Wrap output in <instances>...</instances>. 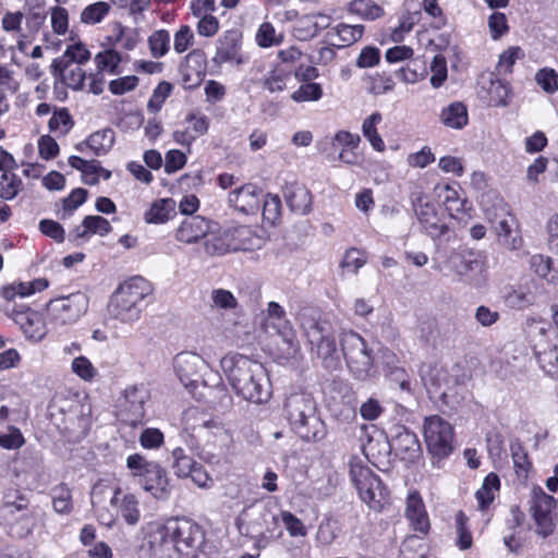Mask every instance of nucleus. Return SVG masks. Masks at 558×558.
<instances>
[{
  "mask_svg": "<svg viewBox=\"0 0 558 558\" xmlns=\"http://www.w3.org/2000/svg\"><path fill=\"white\" fill-rule=\"evenodd\" d=\"M383 445L387 452L393 450L396 456L407 462L416 461L422 453L417 436L403 425L395 426L390 440L385 439Z\"/></svg>",
  "mask_w": 558,
  "mask_h": 558,
  "instance_id": "nucleus-14",
  "label": "nucleus"
},
{
  "mask_svg": "<svg viewBox=\"0 0 558 558\" xmlns=\"http://www.w3.org/2000/svg\"><path fill=\"white\" fill-rule=\"evenodd\" d=\"M108 489L95 486L92 492V507L94 509V512L98 519V521L108 527L112 526L116 522V519L118 517V513H113L110 510H108L105 506H101V500L99 499L100 496L106 495Z\"/></svg>",
  "mask_w": 558,
  "mask_h": 558,
  "instance_id": "nucleus-43",
  "label": "nucleus"
},
{
  "mask_svg": "<svg viewBox=\"0 0 558 558\" xmlns=\"http://www.w3.org/2000/svg\"><path fill=\"white\" fill-rule=\"evenodd\" d=\"M364 82L366 89L374 95L387 93L393 86V81L386 75V72H373L365 76Z\"/></svg>",
  "mask_w": 558,
  "mask_h": 558,
  "instance_id": "nucleus-50",
  "label": "nucleus"
},
{
  "mask_svg": "<svg viewBox=\"0 0 558 558\" xmlns=\"http://www.w3.org/2000/svg\"><path fill=\"white\" fill-rule=\"evenodd\" d=\"M22 410L21 397L13 390L0 388V427L11 417L20 415Z\"/></svg>",
  "mask_w": 558,
  "mask_h": 558,
  "instance_id": "nucleus-35",
  "label": "nucleus"
},
{
  "mask_svg": "<svg viewBox=\"0 0 558 558\" xmlns=\"http://www.w3.org/2000/svg\"><path fill=\"white\" fill-rule=\"evenodd\" d=\"M50 415L63 434H83L88 425L84 405L76 397L56 396L50 404Z\"/></svg>",
  "mask_w": 558,
  "mask_h": 558,
  "instance_id": "nucleus-8",
  "label": "nucleus"
},
{
  "mask_svg": "<svg viewBox=\"0 0 558 558\" xmlns=\"http://www.w3.org/2000/svg\"><path fill=\"white\" fill-rule=\"evenodd\" d=\"M151 292L153 288L145 278L132 277L110 296L107 306L109 317L122 324H133L141 316L144 299Z\"/></svg>",
  "mask_w": 558,
  "mask_h": 558,
  "instance_id": "nucleus-3",
  "label": "nucleus"
},
{
  "mask_svg": "<svg viewBox=\"0 0 558 558\" xmlns=\"http://www.w3.org/2000/svg\"><path fill=\"white\" fill-rule=\"evenodd\" d=\"M229 204L240 213L250 215L259 209L262 190L252 183L244 184L229 193Z\"/></svg>",
  "mask_w": 558,
  "mask_h": 558,
  "instance_id": "nucleus-19",
  "label": "nucleus"
},
{
  "mask_svg": "<svg viewBox=\"0 0 558 558\" xmlns=\"http://www.w3.org/2000/svg\"><path fill=\"white\" fill-rule=\"evenodd\" d=\"M15 323L20 326L25 337L35 342L40 341L46 335V324L36 311L21 312L15 315Z\"/></svg>",
  "mask_w": 558,
  "mask_h": 558,
  "instance_id": "nucleus-27",
  "label": "nucleus"
},
{
  "mask_svg": "<svg viewBox=\"0 0 558 558\" xmlns=\"http://www.w3.org/2000/svg\"><path fill=\"white\" fill-rule=\"evenodd\" d=\"M204 248L209 256H222L232 252L227 230L205 236Z\"/></svg>",
  "mask_w": 558,
  "mask_h": 558,
  "instance_id": "nucleus-40",
  "label": "nucleus"
},
{
  "mask_svg": "<svg viewBox=\"0 0 558 558\" xmlns=\"http://www.w3.org/2000/svg\"><path fill=\"white\" fill-rule=\"evenodd\" d=\"M279 517L269 504H255L246 507L236 518L235 524L241 534L252 538H263L271 534L278 525Z\"/></svg>",
  "mask_w": 558,
  "mask_h": 558,
  "instance_id": "nucleus-9",
  "label": "nucleus"
},
{
  "mask_svg": "<svg viewBox=\"0 0 558 558\" xmlns=\"http://www.w3.org/2000/svg\"><path fill=\"white\" fill-rule=\"evenodd\" d=\"M23 181L14 172L2 173L0 177V198L4 201L14 199L23 191Z\"/></svg>",
  "mask_w": 558,
  "mask_h": 558,
  "instance_id": "nucleus-47",
  "label": "nucleus"
},
{
  "mask_svg": "<svg viewBox=\"0 0 558 558\" xmlns=\"http://www.w3.org/2000/svg\"><path fill=\"white\" fill-rule=\"evenodd\" d=\"M439 120L446 128L462 130L469 122L468 108L461 101H453L441 109Z\"/></svg>",
  "mask_w": 558,
  "mask_h": 558,
  "instance_id": "nucleus-32",
  "label": "nucleus"
},
{
  "mask_svg": "<svg viewBox=\"0 0 558 558\" xmlns=\"http://www.w3.org/2000/svg\"><path fill=\"white\" fill-rule=\"evenodd\" d=\"M367 260V255L364 251L357 248H349L341 262V267L351 270L356 274L360 268H362Z\"/></svg>",
  "mask_w": 558,
  "mask_h": 558,
  "instance_id": "nucleus-57",
  "label": "nucleus"
},
{
  "mask_svg": "<svg viewBox=\"0 0 558 558\" xmlns=\"http://www.w3.org/2000/svg\"><path fill=\"white\" fill-rule=\"evenodd\" d=\"M534 352L541 367L548 375H555L558 369V345L549 344Z\"/></svg>",
  "mask_w": 558,
  "mask_h": 558,
  "instance_id": "nucleus-46",
  "label": "nucleus"
},
{
  "mask_svg": "<svg viewBox=\"0 0 558 558\" xmlns=\"http://www.w3.org/2000/svg\"><path fill=\"white\" fill-rule=\"evenodd\" d=\"M112 227L106 218L101 216H86L81 226L75 227L69 233V240L76 243L78 240H87L90 234L105 236L109 234Z\"/></svg>",
  "mask_w": 558,
  "mask_h": 558,
  "instance_id": "nucleus-23",
  "label": "nucleus"
},
{
  "mask_svg": "<svg viewBox=\"0 0 558 558\" xmlns=\"http://www.w3.org/2000/svg\"><path fill=\"white\" fill-rule=\"evenodd\" d=\"M163 545H171L183 558H195L205 536L203 529L189 519H171L162 529Z\"/></svg>",
  "mask_w": 558,
  "mask_h": 558,
  "instance_id": "nucleus-5",
  "label": "nucleus"
},
{
  "mask_svg": "<svg viewBox=\"0 0 558 558\" xmlns=\"http://www.w3.org/2000/svg\"><path fill=\"white\" fill-rule=\"evenodd\" d=\"M126 466L138 478L142 488L150 493L154 498L159 500L169 498L171 489L167 471L158 462L148 461L135 453L128 457Z\"/></svg>",
  "mask_w": 558,
  "mask_h": 558,
  "instance_id": "nucleus-6",
  "label": "nucleus"
},
{
  "mask_svg": "<svg viewBox=\"0 0 558 558\" xmlns=\"http://www.w3.org/2000/svg\"><path fill=\"white\" fill-rule=\"evenodd\" d=\"M347 11L367 22L376 21L385 14L384 8L373 0H352L348 3Z\"/></svg>",
  "mask_w": 558,
  "mask_h": 558,
  "instance_id": "nucleus-36",
  "label": "nucleus"
},
{
  "mask_svg": "<svg viewBox=\"0 0 558 558\" xmlns=\"http://www.w3.org/2000/svg\"><path fill=\"white\" fill-rule=\"evenodd\" d=\"M488 27L490 36L494 40L499 39L501 36L508 33L509 26L507 16L501 12H494L488 17Z\"/></svg>",
  "mask_w": 558,
  "mask_h": 558,
  "instance_id": "nucleus-60",
  "label": "nucleus"
},
{
  "mask_svg": "<svg viewBox=\"0 0 558 558\" xmlns=\"http://www.w3.org/2000/svg\"><path fill=\"white\" fill-rule=\"evenodd\" d=\"M281 216V201L278 195H266L263 204L264 220L275 225Z\"/></svg>",
  "mask_w": 558,
  "mask_h": 558,
  "instance_id": "nucleus-56",
  "label": "nucleus"
},
{
  "mask_svg": "<svg viewBox=\"0 0 558 558\" xmlns=\"http://www.w3.org/2000/svg\"><path fill=\"white\" fill-rule=\"evenodd\" d=\"M284 416L292 430L306 441H318L325 438L327 430L317 412L313 396L306 392L290 395L284 403Z\"/></svg>",
  "mask_w": 558,
  "mask_h": 558,
  "instance_id": "nucleus-2",
  "label": "nucleus"
},
{
  "mask_svg": "<svg viewBox=\"0 0 558 558\" xmlns=\"http://www.w3.org/2000/svg\"><path fill=\"white\" fill-rule=\"evenodd\" d=\"M242 34L239 29L232 28L226 31L217 43V51L214 58L219 65L229 63L239 65L242 63L241 54Z\"/></svg>",
  "mask_w": 558,
  "mask_h": 558,
  "instance_id": "nucleus-18",
  "label": "nucleus"
},
{
  "mask_svg": "<svg viewBox=\"0 0 558 558\" xmlns=\"http://www.w3.org/2000/svg\"><path fill=\"white\" fill-rule=\"evenodd\" d=\"M510 451L518 476L525 475L531 463L523 446L519 441H512L510 445Z\"/></svg>",
  "mask_w": 558,
  "mask_h": 558,
  "instance_id": "nucleus-55",
  "label": "nucleus"
},
{
  "mask_svg": "<svg viewBox=\"0 0 558 558\" xmlns=\"http://www.w3.org/2000/svg\"><path fill=\"white\" fill-rule=\"evenodd\" d=\"M281 521L283 522L286 530L292 537H304L307 534V530L304 523L290 511L280 512Z\"/></svg>",
  "mask_w": 558,
  "mask_h": 558,
  "instance_id": "nucleus-58",
  "label": "nucleus"
},
{
  "mask_svg": "<svg viewBox=\"0 0 558 558\" xmlns=\"http://www.w3.org/2000/svg\"><path fill=\"white\" fill-rule=\"evenodd\" d=\"M121 489L116 488L110 498V505L113 507L119 506V511L123 519L130 525H135L140 521L138 500L132 494H125L120 498Z\"/></svg>",
  "mask_w": 558,
  "mask_h": 558,
  "instance_id": "nucleus-31",
  "label": "nucleus"
},
{
  "mask_svg": "<svg viewBox=\"0 0 558 558\" xmlns=\"http://www.w3.org/2000/svg\"><path fill=\"white\" fill-rule=\"evenodd\" d=\"M314 19L311 14L302 16L294 27V34L298 38L306 40L318 35V31L314 27Z\"/></svg>",
  "mask_w": 558,
  "mask_h": 558,
  "instance_id": "nucleus-63",
  "label": "nucleus"
},
{
  "mask_svg": "<svg viewBox=\"0 0 558 558\" xmlns=\"http://www.w3.org/2000/svg\"><path fill=\"white\" fill-rule=\"evenodd\" d=\"M204 367L205 361L194 352H180L173 359L174 372L181 384L186 388L194 386L198 381Z\"/></svg>",
  "mask_w": 558,
  "mask_h": 558,
  "instance_id": "nucleus-17",
  "label": "nucleus"
},
{
  "mask_svg": "<svg viewBox=\"0 0 558 558\" xmlns=\"http://www.w3.org/2000/svg\"><path fill=\"white\" fill-rule=\"evenodd\" d=\"M52 508L59 514H70L73 510L72 492L65 484L52 488Z\"/></svg>",
  "mask_w": 558,
  "mask_h": 558,
  "instance_id": "nucleus-42",
  "label": "nucleus"
},
{
  "mask_svg": "<svg viewBox=\"0 0 558 558\" xmlns=\"http://www.w3.org/2000/svg\"><path fill=\"white\" fill-rule=\"evenodd\" d=\"M173 459L171 468L178 477L186 478L191 474L192 468H195L196 461L181 447H177L171 451Z\"/></svg>",
  "mask_w": 558,
  "mask_h": 558,
  "instance_id": "nucleus-44",
  "label": "nucleus"
},
{
  "mask_svg": "<svg viewBox=\"0 0 558 558\" xmlns=\"http://www.w3.org/2000/svg\"><path fill=\"white\" fill-rule=\"evenodd\" d=\"M210 231V222L201 216L185 218L175 230L177 241L193 244L205 239Z\"/></svg>",
  "mask_w": 558,
  "mask_h": 558,
  "instance_id": "nucleus-22",
  "label": "nucleus"
},
{
  "mask_svg": "<svg viewBox=\"0 0 558 558\" xmlns=\"http://www.w3.org/2000/svg\"><path fill=\"white\" fill-rule=\"evenodd\" d=\"M295 76L301 82V85L291 95L293 101H317L322 98V85L313 82L318 76L317 72H295Z\"/></svg>",
  "mask_w": 558,
  "mask_h": 558,
  "instance_id": "nucleus-26",
  "label": "nucleus"
},
{
  "mask_svg": "<svg viewBox=\"0 0 558 558\" xmlns=\"http://www.w3.org/2000/svg\"><path fill=\"white\" fill-rule=\"evenodd\" d=\"M466 515L459 511L456 517L457 531H458V546L460 549L465 550L472 546L473 539L471 532L466 529Z\"/></svg>",
  "mask_w": 558,
  "mask_h": 558,
  "instance_id": "nucleus-62",
  "label": "nucleus"
},
{
  "mask_svg": "<svg viewBox=\"0 0 558 558\" xmlns=\"http://www.w3.org/2000/svg\"><path fill=\"white\" fill-rule=\"evenodd\" d=\"M88 296L76 292L51 300L47 305L48 323L61 328L76 323L88 308Z\"/></svg>",
  "mask_w": 558,
  "mask_h": 558,
  "instance_id": "nucleus-11",
  "label": "nucleus"
},
{
  "mask_svg": "<svg viewBox=\"0 0 558 558\" xmlns=\"http://www.w3.org/2000/svg\"><path fill=\"white\" fill-rule=\"evenodd\" d=\"M490 223L502 246L511 251L522 247L523 239L520 234L519 223L512 214L496 219V221Z\"/></svg>",
  "mask_w": 558,
  "mask_h": 558,
  "instance_id": "nucleus-20",
  "label": "nucleus"
},
{
  "mask_svg": "<svg viewBox=\"0 0 558 558\" xmlns=\"http://www.w3.org/2000/svg\"><path fill=\"white\" fill-rule=\"evenodd\" d=\"M194 34L189 25H182L174 35L173 48L182 53L193 44Z\"/></svg>",
  "mask_w": 558,
  "mask_h": 558,
  "instance_id": "nucleus-64",
  "label": "nucleus"
},
{
  "mask_svg": "<svg viewBox=\"0 0 558 558\" xmlns=\"http://www.w3.org/2000/svg\"><path fill=\"white\" fill-rule=\"evenodd\" d=\"M365 27L362 24L340 23L332 28V34L338 38L339 46H351L364 35Z\"/></svg>",
  "mask_w": 558,
  "mask_h": 558,
  "instance_id": "nucleus-41",
  "label": "nucleus"
},
{
  "mask_svg": "<svg viewBox=\"0 0 558 558\" xmlns=\"http://www.w3.org/2000/svg\"><path fill=\"white\" fill-rule=\"evenodd\" d=\"M73 125L74 122L66 108L56 110L48 122L50 132H59L62 135L68 134Z\"/></svg>",
  "mask_w": 558,
  "mask_h": 558,
  "instance_id": "nucleus-52",
  "label": "nucleus"
},
{
  "mask_svg": "<svg viewBox=\"0 0 558 558\" xmlns=\"http://www.w3.org/2000/svg\"><path fill=\"white\" fill-rule=\"evenodd\" d=\"M500 487V480L497 474L489 473L482 487L476 492L475 497L481 510H485L495 499Z\"/></svg>",
  "mask_w": 558,
  "mask_h": 558,
  "instance_id": "nucleus-39",
  "label": "nucleus"
},
{
  "mask_svg": "<svg viewBox=\"0 0 558 558\" xmlns=\"http://www.w3.org/2000/svg\"><path fill=\"white\" fill-rule=\"evenodd\" d=\"M539 295V287L532 278H525L518 283L504 289L502 300L507 307L523 311L536 305Z\"/></svg>",
  "mask_w": 558,
  "mask_h": 558,
  "instance_id": "nucleus-15",
  "label": "nucleus"
},
{
  "mask_svg": "<svg viewBox=\"0 0 558 558\" xmlns=\"http://www.w3.org/2000/svg\"><path fill=\"white\" fill-rule=\"evenodd\" d=\"M526 333L534 350L553 344L556 329L543 318L531 317L526 320Z\"/></svg>",
  "mask_w": 558,
  "mask_h": 558,
  "instance_id": "nucleus-28",
  "label": "nucleus"
},
{
  "mask_svg": "<svg viewBox=\"0 0 558 558\" xmlns=\"http://www.w3.org/2000/svg\"><path fill=\"white\" fill-rule=\"evenodd\" d=\"M424 437L428 451L438 458H445L452 451L453 429L442 417L432 415L425 418Z\"/></svg>",
  "mask_w": 558,
  "mask_h": 558,
  "instance_id": "nucleus-12",
  "label": "nucleus"
},
{
  "mask_svg": "<svg viewBox=\"0 0 558 558\" xmlns=\"http://www.w3.org/2000/svg\"><path fill=\"white\" fill-rule=\"evenodd\" d=\"M350 476L362 501L379 511L387 497L380 478L361 461L350 462Z\"/></svg>",
  "mask_w": 558,
  "mask_h": 558,
  "instance_id": "nucleus-10",
  "label": "nucleus"
},
{
  "mask_svg": "<svg viewBox=\"0 0 558 558\" xmlns=\"http://www.w3.org/2000/svg\"><path fill=\"white\" fill-rule=\"evenodd\" d=\"M175 214V202L172 198H160L155 201L145 213L147 223H165Z\"/></svg>",
  "mask_w": 558,
  "mask_h": 558,
  "instance_id": "nucleus-38",
  "label": "nucleus"
},
{
  "mask_svg": "<svg viewBox=\"0 0 558 558\" xmlns=\"http://www.w3.org/2000/svg\"><path fill=\"white\" fill-rule=\"evenodd\" d=\"M114 143V132L111 129H104L94 132L88 136L85 142L76 145V149L83 151V148L88 147L96 156L106 155Z\"/></svg>",
  "mask_w": 558,
  "mask_h": 558,
  "instance_id": "nucleus-33",
  "label": "nucleus"
},
{
  "mask_svg": "<svg viewBox=\"0 0 558 558\" xmlns=\"http://www.w3.org/2000/svg\"><path fill=\"white\" fill-rule=\"evenodd\" d=\"M149 398V391L144 385L126 388L124 402L121 405L124 420L131 425L141 424L145 417V404Z\"/></svg>",
  "mask_w": 558,
  "mask_h": 558,
  "instance_id": "nucleus-16",
  "label": "nucleus"
},
{
  "mask_svg": "<svg viewBox=\"0 0 558 558\" xmlns=\"http://www.w3.org/2000/svg\"><path fill=\"white\" fill-rule=\"evenodd\" d=\"M533 495V515H551V511L556 507L555 498L542 488H534Z\"/></svg>",
  "mask_w": 558,
  "mask_h": 558,
  "instance_id": "nucleus-51",
  "label": "nucleus"
},
{
  "mask_svg": "<svg viewBox=\"0 0 558 558\" xmlns=\"http://www.w3.org/2000/svg\"><path fill=\"white\" fill-rule=\"evenodd\" d=\"M380 121L381 114L379 112H374L368 118H366L362 124L363 135L368 140L372 147L377 151H383L385 149V143L376 130V125L380 123Z\"/></svg>",
  "mask_w": 558,
  "mask_h": 558,
  "instance_id": "nucleus-45",
  "label": "nucleus"
},
{
  "mask_svg": "<svg viewBox=\"0 0 558 558\" xmlns=\"http://www.w3.org/2000/svg\"><path fill=\"white\" fill-rule=\"evenodd\" d=\"M410 199L414 214L426 233L432 238H439L447 232L448 228L428 195L417 190L411 193Z\"/></svg>",
  "mask_w": 558,
  "mask_h": 558,
  "instance_id": "nucleus-13",
  "label": "nucleus"
},
{
  "mask_svg": "<svg viewBox=\"0 0 558 558\" xmlns=\"http://www.w3.org/2000/svg\"><path fill=\"white\" fill-rule=\"evenodd\" d=\"M459 276H481L486 271V255L480 251H465L451 257Z\"/></svg>",
  "mask_w": 558,
  "mask_h": 558,
  "instance_id": "nucleus-21",
  "label": "nucleus"
},
{
  "mask_svg": "<svg viewBox=\"0 0 558 558\" xmlns=\"http://www.w3.org/2000/svg\"><path fill=\"white\" fill-rule=\"evenodd\" d=\"M111 5L105 1L92 3L83 9L81 22L87 25L100 23L110 12Z\"/></svg>",
  "mask_w": 558,
  "mask_h": 558,
  "instance_id": "nucleus-48",
  "label": "nucleus"
},
{
  "mask_svg": "<svg viewBox=\"0 0 558 558\" xmlns=\"http://www.w3.org/2000/svg\"><path fill=\"white\" fill-rule=\"evenodd\" d=\"M220 364L238 396L257 404L269 400L270 381L262 363L244 355L233 354L223 356Z\"/></svg>",
  "mask_w": 558,
  "mask_h": 558,
  "instance_id": "nucleus-1",
  "label": "nucleus"
},
{
  "mask_svg": "<svg viewBox=\"0 0 558 558\" xmlns=\"http://www.w3.org/2000/svg\"><path fill=\"white\" fill-rule=\"evenodd\" d=\"M405 517L410 521L412 527L420 532L426 533L429 529V520L422 497L417 492H411L405 502Z\"/></svg>",
  "mask_w": 558,
  "mask_h": 558,
  "instance_id": "nucleus-25",
  "label": "nucleus"
},
{
  "mask_svg": "<svg viewBox=\"0 0 558 558\" xmlns=\"http://www.w3.org/2000/svg\"><path fill=\"white\" fill-rule=\"evenodd\" d=\"M284 198L291 211L298 215H307L312 210V194L302 184L288 185L284 191Z\"/></svg>",
  "mask_w": 558,
  "mask_h": 558,
  "instance_id": "nucleus-29",
  "label": "nucleus"
},
{
  "mask_svg": "<svg viewBox=\"0 0 558 558\" xmlns=\"http://www.w3.org/2000/svg\"><path fill=\"white\" fill-rule=\"evenodd\" d=\"M338 534L339 527L337 522L327 519L319 524L316 538L322 545L328 546L338 537Z\"/></svg>",
  "mask_w": 558,
  "mask_h": 558,
  "instance_id": "nucleus-59",
  "label": "nucleus"
},
{
  "mask_svg": "<svg viewBox=\"0 0 558 558\" xmlns=\"http://www.w3.org/2000/svg\"><path fill=\"white\" fill-rule=\"evenodd\" d=\"M124 57L114 49H105L95 56L97 70H117Z\"/></svg>",
  "mask_w": 558,
  "mask_h": 558,
  "instance_id": "nucleus-53",
  "label": "nucleus"
},
{
  "mask_svg": "<svg viewBox=\"0 0 558 558\" xmlns=\"http://www.w3.org/2000/svg\"><path fill=\"white\" fill-rule=\"evenodd\" d=\"M189 125L184 130H175L173 140L181 146H190L196 138L207 133L209 120L204 114L191 113L186 117Z\"/></svg>",
  "mask_w": 558,
  "mask_h": 558,
  "instance_id": "nucleus-24",
  "label": "nucleus"
},
{
  "mask_svg": "<svg viewBox=\"0 0 558 558\" xmlns=\"http://www.w3.org/2000/svg\"><path fill=\"white\" fill-rule=\"evenodd\" d=\"M477 85L487 94L489 101L502 102L508 97V86L498 76V72H481Z\"/></svg>",
  "mask_w": 558,
  "mask_h": 558,
  "instance_id": "nucleus-30",
  "label": "nucleus"
},
{
  "mask_svg": "<svg viewBox=\"0 0 558 558\" xmlns=\"http://www.w3.org/2000/svg\"><path fill=\"white\" fill-rule=\"evenodd\" d=\"M439 196L451 217L464 210L465 199L461 198L458 192L449 185L440 187Z\"/></svg>",
  "mask_w": 558,
  "mask_h": 558,
  "instance_id": "nucleus-49",
  "label": "nucleus"
},
{
  "mask_svg": "<svg viewBox=\"0 0 558 558\" xmlns=\"http://www.w3.org/2000/svg\"><path fill=\"white\" fill-rule=\"evenodd\" d=\"M301 327L311 345V352L328 365L337 352L331 324L314 315L302 314Z\"/></svg>",
  "mask_w": 558,
  "mask_h": 558,
  "instance_id": "nucleus-7",
  "label": "nucleus"
},
{
  "mask_svg": "<svg viewBox=\"0 0 558 558\" xmlns=\"http://www.w3.org/2000/svg\"><path fill=\"white\" fill-rule=\"evenodd\" d=\"M340 345L350 373L355 379L366 380L377 376L374 349L353 330H345L340 336Z\"/></svg>",
  "mask_w": 558,
  "mask_h": 558,
  "instance_id": "nucleus-4",
  "label": "nucleus"
},
{
  "mask_svg": "<svg viewBox=\"0 0 558 558\" xmlns=\"http://www.w3.org/2000/svg\"><path fill=\"white\" fill-rule=\"evenodd\" d=\"M480 204L489 222L511 214L508 204L494 191L482 194Z\"/></svg>",
  "mask_w": 558,
  "mask_h": 558,
  "instance_id": "nucleus-34",
  "label": "nucleus"
},
{
  "mask_svg": "<svg viewBox=\"0 0 558 558\" xmlns=\"http://www.w3.org/2000/svg\"><path fill=\"white\" fill-rule=\"evenodd\" d=\"M148 44L151 50V53L155 57H162L166 54L170 48V34L166 29H159L154 32L149 38Z\"/></svg>",
  "mask_w": 558,
  "mask_h": 558,
  "instance_id": "nucleus-54",
  "label": "nucleus"
},
{
  "mask_svg": "<svg viewBox=\"0 0 558 558\" xmlns=\"http://www.w3.org/2000/svg\"><path fill=\"white\" fill-rule=\"evenodd\" d=\"M227 233L232 252L253 250L256 246L255 242L258 241L247 226L227 229Z\"/></svg>",
  "mask_w": 558,
  "mask_h": 558,
  "instance_id": "nucleus-37",
  "label": "nucleus"
},
{
  "mask_svg": "<svg viewBox=\"0 0 558 558\" xmlns=\"http://www.w3.org/2000/svg\"><path fill=\"white\" fill-rule=\"evenodd\" d=\"M25 439L17 427L9 426L8 433L0 435V447L8 450L21 448Z\"/></svg>",
  "mask_w": 558,
  "mask_h": 558,
  "instance_id": "nucleus-61",
  "label": "nucleus"
}]
</instances>
